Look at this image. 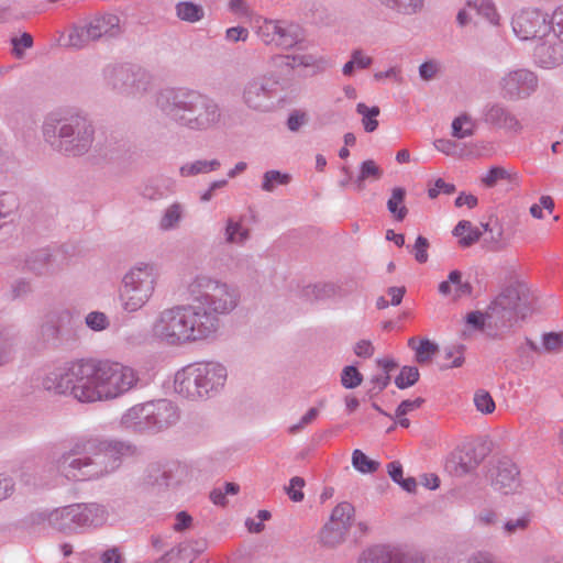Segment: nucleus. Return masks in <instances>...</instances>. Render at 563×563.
Masks as SVG:
<instances>
[{"label":"nucleus","mask_w":563,"mask_h":563,"mask_svg":"<svg viewBox=\"0 0 563 563\" xmlns=\"http://www.w3.org/2000/svg\"><path fill=\"white\" fill-rule=\"evenodd\" d=\"M186 289L192 303L164 309L152 327L153 335L169 346L213 340L221 328L220 318L240 303L241 295L234 285L208 274L191 277Z\"/></svg>","instance_id":"1"},{"label":"nucleus","mask_w":563,"mask_h":563,"mask_svg":"<svg viewBox=\"0 0 563 563\" xmlns=\"http://www.w3.org/2000/svg\"><path fill=\"white\" fill-rule=\"evenodd\" d=\"M139 382L137 372L122 363L80 360L54 368L43 379V386L80 402H97L117 399L134 389Z\"/></svg>","instance_id":"2"},{"label":"nucleus","mask_w":563,"mask_h":563,"mask_svg":"<svg viewBox=\"0 0 563 563\" xmlns=\"http://www.w3.org/2000/svg\"><path fill=\"white\" fill-rule=\"evenodd\" d=\"M134 453L135 446L129 442L85 434L65 441L51 463L69 482L95 481L113 473L124 456Z\"/></svg>","instance_id":"3"},{"label":"nucleus","mask_w":563,"mask_h":563,"mask_svg":"<svg viewBox=\"0 0 563 563\" xmlns=\"http://www.w3.org/2000/svg\"><path fill=\"white\" fill-rule=\"evenodd\" d=\"M162 117L190 132H208L222 121L220 104L211 97L188 87H166L155 95Z\"/></svg>","instance_id":"4"},{"label":"nucleus","mask_w":563,"mask_h":563,"mask_svg":"<svg viewBox=\"0 0 563 563\" xmlns=\"http://www.w3.org/2000/svg\"><path fill=\"white\" fill-rule=\"evenodd\" d=\"M42 131L47 143L68 156L86 154L95 140L92 122L80 112L52 113L45 119Z\"/></svg>","instance_id":"5"},{"label":"nucleus","mask_w":563,"mask_h":563,"mask_svg":"<svg viewBox=\"0 0 563 563\" xmlns=\"http://www.w3.org/2000/svg\"><path fill=\"white\" fill-rule=\"evenodd\" d=\"M228 371L218 362L194 363L175 375L174 389L180 396L195 400L218 394L225 385Z\"/></svg>","instance_id":"6"},{"label":"nucleus","mask_w":563,"mask_h":563,"mask_svg":"<svg viewBox=\"0 0 563 563\" xmlns=\"http://www.w3.org/2000/svg\"><path fill=\"white\" fill-rule=\"evenodd\" d=\"M158 273L153 264L137 263L122 277L119 301L123 312L134 314L151 301L157 285Z\"/></svg>","instance_id":"7"},{"label":"nucleus","mask_w":563,"mask_h":563,"mask_svg":"<svg viewBox=\"0 0 563 563\" xmlns=\"http://www.w3.org/2000/svg\"><path fill=\"white\" fill-rule=\"evenodd\" d=\"M103 78L108 88L128 97L147 93L153 84V77L146 69L136 65H108L103 69Z\"/></svg>","instance_id":"8"},{"label":"nucleus","mask_w":563,"mask_h":563,"mask_svg":"<svg viewBox=\"0 0 563 563\" xmlns=\"http://www.w3.org/2000/svg\"><path fill=\"white\" fill-rule=\"evenodd\" d=\"M279 100V82L271 76L252 77L243 86L242 102L252 111L271 112L277 107Z\"/></svg>","instance_id":"9"},{"label":"nucleus","mask_w":563,"mask_h":563,"mask_svg":"<svg viewBox=\"0 0 563 563\" xmlns=\"http://www.w3.org/2000/svg\"><path fill=\"white\" fill-rule=\"evenodd\" d=\"M522 285H509L492 301L488 307V318L494 320L497 328L510 327L512 321L525 317V299L521 297Z\"/></svg>","instance_id":"10"},{"label":"nucleus","mask_w":563,"mask_h":563,"mask_svg":"<svg viewBox=\"0 0 563 563\" xmlns=\"http://www.w3.org/2000/svg\"><path fill=\"white\" fill-rule=\"evenodd\" d=\"M551 31L547 42L533 48L534 62L543 68H552L563 60V5L559 7L548 19Z\"/></svg>","instance_id":"11"},{"label":"nucleus","mask_w":563,"mask_h":563,"mask_svg":"<svg viewBox=\"0 0 563 563\" xmlns=\"http://www.w3.org/2000/svg\"><path fill=\"white\" fill-rule=\"evenodd\" d=\"M256 34L266 45L289 49L303 42V29L286 20H265L257 26Z\"/></svg>","instance_id":"12"},{"label":"nucleus","mask_w":563,"mask_h":563,"mask_svg":"<svg viewBox=\"0 0 563 563\" xmlns=\"http://www.w3.org/2000/svg\"><path fill=\"white\" fill-rule=\"evenodd\" d=\"M512 31L521 41H533L537 44L547 42L549 31L548 14L538 9H523L511 20Z\"/></svg>","instance_id":"13"},{"label":"nucleus","mask_w":563,"mask_h":563,"mask_svg":"<svg viewBox=\"0 0 563 563\" xmlns=\"http://www.w3.org/2000/svg\"><path fill=\"white\" fill-rule=\"evenodd\" d=\"M538 86L537 75L527 68L509 70L499 80L500 95L510 101L529 98Z\"/></svg>","instance_id":"14"},{"label":"nucleus","mask_w":563,"mask_h":563,"mask_svg":"<svg viewBox=\"0 0 563 563\" xmlns=\"http://www.w3.org/2000/svg\"><path fill=\"white\" fill-rule=\"evenodd\" d=\"M188 473V466L178 461L154 463L144 471L143 483L158 489L174 488L186 481Z\"/></svg>","instance_id":"15"},{"label":"nucleus","mask_w":563,"mask_h":563,"mask_svg":"<svg viewBox=\"0 0 563 563\" xmlns=\"http://www.w3.org/2000/svg\"><path fill=\"white\" fill-rule=\"evenodd\" d=\"M481 120L489 128L519 134L523 130L522 123L511 109L500 101H489L481 110Z\"/></svg>","instance_id":"16"},{"label":"nucleus","mask_w":563,"mask_h":563,"mask_svg":"<svg viewBox=\"0 0 563 563\" xmlns=\"http://www.w3.org/2000/svg\"><path fill=\"white\" fill-rule=\"evenodd\" d=\"M44 519L49 527L64 534L85 533L78 504H71L48 511Z\"/></svg>","instance_id":"17"},{"label":"nucleus","mask_w":563,"mask_h":563,"mask_svg":"<svg viewBox=\"0 0 563 563\" xmlns=\"http://www.w3.org/2000/svg\"><path fill=\"white\" fill-rule=\"evenodd\" d=\"M152 434L162 432L175 426L180 419L178 407L168 399L147 401Z\"/></svg>","instance_id":"18"},{"label":"nucleus","mask_w":563,"mask_h":563,"mask_svg":"<svg viewBox=\"0 0 563 563\" xmlns=\"http://www.w3.org/2000/svg\"><path fill=\"white\" fill-rule=\"evenodd\" d=\"M492 486L507 495L515 493L520 486L519 470L509 459L504 457L497 462L492 471Z\"/></svg>","instance_id":"19"},{"label":"nucleus","mask_w":563,"mask_h":563,"mask_svg":"<svg viewBox=\"0 0 563 563\" xmlns=\"http://www.w3.org/2000/svg\"><path fill=\"white\" fill-rule=\"evenodd\" d=\"M357 563H418V560L398 547L379 544L364 550Z\"/></svg>","instance_id":"20"},{"label":"nucleus","mask_w":563,"mask_h":563,"mask_svg":"<svg viewBox=\"0 0 563 563\" xmlns=\"http://www.w3.org/2000/svg\"><path fill=\"white\" fill-rule=\"evenodd\" d=\"M120 423L131 432L152 434L148 404H137L128 409L122 415Z\"/></svg>","instance_id":"21"},{"label":"nucleus","mask_w":563,"mask_h":563,"mask_svg":"<svg viewBox=\"0 0 563 563\" xmlns=\"http://www.w3.org/2000/svg\"><path fill=\"white\" fill-rule=\"evenodd\" d=\"M70 318L68 310L54 311L45 316L40 328V339L47 345L56 346L59 342L60 328Z\"/></svg>","instance_id":"22"},{"label":"nucleus","mask_w":563,"mask_h":563,"mask_svg":"<svg viewBox=\"0 0 563 563\" xmlns=\"http://www.w3.org/2000/svg\"><path fill=\"white\" fill-rule=\"evenodd\" d=\"M120 20L114 14L96 15L84 23L86 33L91 41H98L103 36H114L119 32Z\"/></svg>","instance_id":"23"},{"label":"nucleus","mask_w":563,"mask_h":563,"mask_svg":"<svg viewBox=\"0 0 563 563\" xmlns=\"http://www.w3.org/2000/svg\"><path fill=\"white\" fill-rule=\"evenodd\" d=\"M79 505L84 532L103 527L109 519L108 508L98 503H81Z\"/></svg>","instance_id":"24"},{"label":"nucleus","mask_w":563,"mask_h":563,"mask_svg":"<svg viewBox=\"0 0 563 563\" xmlns=\"http://www.w3.org/2000/svg\"><path fill=\"white\" fill-rule=\"evenodd\" d=\"M55 255L47 249L33 251L25 260L27 271L36 275L52 274L58 269L55 265Z\"/></svg>","instance_id":"25"},{"label":"nucleus","mask_w":563,"mask_h":563,"mask_svg":"<svg viewBox=\"0 0 563 563\" xmlns=\"http://www.w3.org/2000/svg\"><path fill=\"white\" fill-rule=\"evenodd\" d=\"M175 191V183L167 177H155L146 180L140 188V195L150 201L166 198Z\"/></svg>","instance_id":"26"},{"label":"nucleus","mask_w":563,"mask_h":563,"mask_svg":"<svg viewBox=\"0 0 563 563\" xmlns=\"http://www.w3.org/2000/svg\"><path fill=\"white\" fill-rule=\"evenodd\" d=\"M18 346V335L11 327L0 322V367L14 360Z\"/></svg>","instance_id":"27"},{"label":"nucleus","mask_w":563,"mask_h":563,"mask_svg":"<svg viewBox=\"0 0 563 563\" xmlns=\"http://www.w3.org/2000/svg\"><path fill=\"white\" fill-rule=\"evenodd\" d=\"M185 217V206L180 202H173L163 210L158 221V229L163 232L175 230L179 227Z\"/></svg>","instance_id":"28"},{"label":"nucleus","mask_w":563,"mask_h":563,"mask_svg":"<svg viewBox=\"0 0 563 563\" xmlns=\"http://www.w3.org/2000/svg\"><path fill=\"white\" fill-rule=\"evenodd\" d=\"M383 169L373 159L362 162L358 174L354 179L355 190H364L366 181L379 180L383 177Z\"/></svg>","instance_id":"29"},{"label":"nucleus","mask_w":563,"mask_h":563,"mask_svg":"<svg viewBox=\"0 0 563 563\" xmlns=\"http://www.w3.org/2000/svg\"><path fill=\"white\" fill-rule=\"evenodd\" d=\"M221 166L219 159H197L187 162L179 167V175L181 177H194L200 174H208L218 170Z\"/></svg>","instance_id":"30"},{"label":"nucleus","mask_w":563,"mask_h":563,"mask_svg":"<svg viewBox=\"0 0 563 563\" xmlns=\"http://www.w3.org/2000/svg\"><path fill=\"white\" fill-rule=\"evenodd\" d=\"M453 235L459 238V244L462 247H470L474 243H476L481 236L482 232L478 228L474 227L467 220H461L455 228L453 229Z\"/></svg>","instance_id":"31"},{"label":"nucleus","mask_w":563,"mask_h":563,"mask_svg":"<svg viewBox=\"0 0 563 563\" xmlns=\"http://www.w3.org/2000/svg\"><path fill=\"white\" fill-rule=\"evenodd\" d=\"M382 7L402 15H412L423 8V0H376Z\"/></svg>","instance_id":"32"},{"label":"nucleus","mask_w":563,"mask_h":563,"mask_svg":"<svg viewBox=\"0 0 563 563\" xmlns=\"http://www.w3.org/2000/svg\"><path fill=\"white\" fill-rule=\"evenodd\" d=\"M349 531V528L329 520L321 531V541L327 547H336L345 540Z\"/></svg>","instance_id":"33"},{"label":"nucleus","mask_w":563,"mask_h":563,"mask_svg":"<svg viewBox=\"0 0 563 563\" xmlns=\"http://www.w3.org/2000/svg\"><path fill=\"white\" fill-rule=\"evenodd\" d=\"M175 11L178 19L188 23H196L205 16L203 8L191 1L178 2L175 5Z\"/></svg>","instance_id":"34"},{"label":"nucleus","mask_w":563,"mask_h":563,"mask_svg":"<svg viewBox=\"0 0 563 563\" xmlns=\"http://www.w3.org/2000/svg\"><path fill=\"white\" fill-rule=\"evenodd\" d=\"M405 198H406L405 188L395 187L391 190L390 198L387 200V209L397 221H402L408 213V209L404 205Z\"/></svg>","instance_id":"35"},{"label":"nucleus","mask_w":563,"mask_h":563,"mask_svg":"<svg viewBox=\"0 0 563 563\" xmlns=\"http://www.w3.org/2000/svg\"><path fill=\"white\" fill-rule=\"evenodd\" d=\"M339 288L332 283L309 285L303 289L306 300H325L335 296Z\"/></svg>","instance_id":"36"},{"label":"nucleus","mask_w":563,"mask_h":563,"mask_svg":"<svg viewBox=\"0 0 563 563\" xmlns=\"http://www.w3.org/2000/svg\"><path fill=\"white\" fill-rule=\"evenodd\" d=\"M408 346L416 352V360L418 363H426L430 361L438 352V345L429 339H422L419 344H416V338H410L408 340Z\"/></svg>","instance_id":"37"},{"label":"nucleus","mask_w":563,"mask_h":563,"mask_svg":"<svg viewBox=\"0 0 563 563\" xmlns=\"http://www.w3.org/2000/svg\"><path fill=\"white\" fill-rule=\"evenodd\" d=\"M250 238L249 229L244 228L240 222L229 219L227 221L224 239L230 244H243Z\"/></svg>","instance_id":"38"},{"label":"nucleus","mask_w":563,"mask_h":563,"mask_svg":"<svg viewBox=\"0 0 563 563\" xmlns=\"http://www.w3.org/2000/svg\"><path fill=\"white\" fill-rule=\"evenodd\" d=\"M476 123L466 113L456 117L452 122V136L456 139H465L475 133Z\"/></svg>","instance_id":"39"},{"label":"nucleus","mask_w":563,"mask_h":563,"mask_svg":"<svg viewBox=\"0 0 563 563\" xmlns=\"http://www.w3.org/2000/svg\"><path fill=\"white\" fill-rule=\"evenodd\" d=\"M291 176L287 173H282L276 169L267 170L263 175L261 188L264 191L273 192L277 186L288 185Z\"/></svg>","instance_id":"40"},{"label":"nucleus","mask_w":563,"mask_h":563,"mask_svg":"<svg viewBox=\"0 0 563 563\" xmlns=\"http://www.w3.org/2000/svg\"><path fill=\"white\" fill-rule=\"evenodd\" d=\"M467 8L478 15L484 16L493 24L498 23V14L492 0H470L467 1Z\"/></svg>","instance_id":"41"},{"label":"nucleus","mask_w":563,"mask_h":563,"mask_svg":"<svg viewBox=\"0 0 563 563\" xmlns=\"http://www.w3.org/2000/svg\"><path fill=\"white\" fill-rule=\"evenodd\" d=\"M354 511V507L350 503H340L333 508L329 520H332L335 523H340L341 527H346L350 529L352 526Z\"/></svg>","instance_id":"42"},{"label":"nucleus","mask_w":563,"mask_h":563,"mask_svg":"<svg viewBox=\"0 0 563 563\" xmlns=\"http://www.w3.org/2000/svg\"><path fill=\"white\" fill-rule=\"evenodd\" d=\"M356 112L363 117L362 123L364 130L368 133L374 132L378 126L376 118L379 115V108L374 106L368 108L365 103L360 102L356 104Z\"/></svg>","instance_id":"43"},{"label":"nucleus","mask_w":563,"mask_h":563,"mask_svg":"<svg viewBox=\"0 0 563 563\" xmlns=\"http://www.w3.org/2000/svg\"><path fill=\"white\" fill-rule=\"evenodd\" d=\"M352 465L363 474H369L377 471L379 463L368 459L361 450L355 449L352 453Z\"/></svg>","instance_id":"44"},{"label":"nucleus","mask_w":563,"mask_h":563,"mask_svg":"<svg viewBox=\"0 0 563 563\" xmlns=\"http://www.w3.org/2000/svg\"><path fill=\"white\" fill-rule=\"evenodd\" d=\"M419 369L416 366H404L395 378V385L399 389H406L413 386L419 380Z\"/></svg>","instance_id":"45"},{"label":"nucleus","mask_w":563,"mask_h":563,"mask_svg":"<svg viewBox=\"0 0 563 563\" xmlns=\"http://www.w3.org/2000/svg\"><path fill=\"white\" fill-rule=\"evenodd\" d=\"M372 64V58L362 53V51H354L351 59L344 64L342 73L345 76H351L355 68L365 69Z\"/></svg>","instance_id":"46"},{"label":"nucleus","mask_w":563,"mask_h":563,"mask_svg":"<svg viewBox=\"0 0 563 563\" xmlns=\"http://www.w3.org/2000/svg\"><path fill=\"white\" fill-rule=\"evenodd\" d=\"M91 42L88 33H86L85 25L74 26L68 34V43L69 47L80 49L88 45Z\"/></svg>","instance_id":"47"},{"label":"nucleus","mask_w":563,"mask_h":563,"mask_svg":"<svg viewBox=\"0 0 563 563\" xmlns=\"http://www.w3.org/2000/svg\"><path fill=\"white\" fill-rule=\"evenodd\" d=\"M363 382V375L358 372V369L349 365L342 369L341 373V384L346 389H353L360 386Z\"/></svg>","instance_id":"48"},{"label":"nucleus","mask_w":563,"mask_h":563,"mask_svg":"<svg viewBox=\"0 0 563 563\" xmlns=\"http://www.w3.org/2000/svg\"><path fill=\"white\" fill-rule=\"evenodd\" d=\"M486 246L492 252H498L507 246L504 239V231L498 223L494 224V229H489V239H485Z\"/></svg>","instance_id":"49"},{"label":"nucleus","mask_w":563,"mask_h":563,"mask_svg":"<svg viewBox=\"0 0 563 563\" xmlns=\"http://www.w3.org/2000/svg\"><path fill=\"white\" fill-rule=\"evenodd\" d=\"M541 349L548 353H559L563 350V333L549 332L542 336Z\"/></svg>","instance_id":"50"},{"label":"nucleus","mask_w":563,"mask_h":563,"mask_svg":"<svg viewBox=\"0 0 563 563\" xmlns=\"http://www.w3.org/2000/svg\"><path fill=\"white\" fill-rule=\"evenodd\" d=\"M474 405L478 411L485 415L494 412L496 408L493 397L484 389H479L475 393Z\"/></svg>","instance_id":"51"},{"label":"nucleus","mask_w":563,"mask_h":563,"mask_svg":"<svg viewBox=\"0 0 563 563\" xmlns=\"http://www.w3.org/2000/svg\"><path fill=\"white\" fill-rule=\"evenodd\" d=\"M86 325L93 331L106 330L109 325V318L104 312L91 311L85 318Z\"/></svg>","instance_id":"52"},{"label":"nucleus","mask_w":563,"mask_h":563,"mask_svg":"<svg viewBox=\"0 0 563 563\" xmlns=\"http://www.w3.org/2000/svg\"><path fill=\"white\" fill-rule=\"evenodd\" d=\"M530 522H531L530 514H523L516 519L507 520L504 523L503 529L506 534H514L518 531L526 530L529 527Z\"/></svg>","instance_id":"53"},{"label":"nucleus","mask_w":563,"mask_h":563,"mask_svg":"<svg viewBox=\"0 0 563 563\" xmlns=\"http://www.w3.org/2000/svg\"><path fill=\"white\" fill-rule=\"evenodd\" d=\"M449 282L455 286V297L470 296L473 291V287L470 283L462 282V273L460 271H452L449 274Z\"/></svg>","instance_id":"54"},{"label":"nucleus","mask_w":563,"mask_h":563,"mask_svg":"<svg viewBox=\"0 0 563 563\" xmlns=\"http://www.w3.org/2000/svg\"><path fill=\"white\" fill-rule=\"evenodd\" d=\"M429 246H430V243H429L428 239L422 235H419L416 239L415 245L412 247H410V246H407V247L410 249V252L413 254L415 260L418 263L423 264L429 258V255H428Z\"/></svg>","instance_id":"55"},{"label":"nucleus","mask_w":563,"mask_h":563,"mask_svg":"<svg viewBox=\"0 0 563 563\" xmlns=\"http://www.w3.org/2000/svg\"><path fill=\"white\" fill-rule=\"evenodd\" d=\"M31 292V283L24 278L15 279L10 286V298L12 300L24 298Z\"/></svg>","instance_id":"56"},{"label":"nucleus","mask_w":563,"mask_h":563,"mask_svg":"<svg viewBox=\"0 0 563 563\" xmlns=\"http://www.w3.org/2000/svg\"><path fill=\"white\" fill-rule=\"evenodd\" d=\"M509 174L501 167H492L486 175L482 178L483 184L486 187H494L499 180L508 179Z\"/></svg>","instance_id":"57"},{"label":"nucleus","mask_w":563,"mask_h":563,"mask_svg":"<svg viewBox=\"0 0 563 563\" xmlns=\"http://www.w3.org/2000/svg\"><path fill=\"white\" fill-rule=\"evenodd\" d=\"M303 486L305 481L302 477L295 476L289 481V486L286 488V492L292 501L299 503L303 499V493L301 490Z\"/></svg>","instance_id":"58"},{"label":"nucleus","mask_w":563,"mask_h":563,"mask_svg":"<svg viewBox=\"0 0 563 563\" xmlns=\"http://www.w3.org/2000/svg\"><path fill=\"white\" fill-rule=\"evenodd\" d=\"M13 46V53L16 57L23 56V48H31L33 46V37L29 33H23L20 37H13L11 40Z\"/></svg>","instance_id":"59"},{"label":"nucleus","mask_w":563,"mask_h":563,"mask_svg":"<svg viewBox=\"0 0 563 563\" xmlns=\"http://www.w3.org/2000/svg\"><path fill=\"white\" fill-rule=\"evenodd\" d=\"M445 360L450 363L445 364V367L453 368L462 366L464 356L461 347H449L444 351Z\"/></svg>","instance_id":"60"},{"label":"nucleus","mask_w":563,"mask_h":563,"mask_svg":"<svg viewBox=\"0 0 563 563\" xmlns=\"http://www.w3.org/2000/svg\"><path fill=\"white\" fill-rule=\"evenodd\" d=\"M15 208V200L13 197L0 198V229L7 223V219Z\"/></svg>","instance_id":"61"},{"label":"nucleus","mask_w":563,"mask_h":563,"mask_svg":"<svg viewBox=\"0 0 563 563\" xmlns=\"http://www.w3.org/2000/svg\"><path fill=\"white\" fill-rule=\"evenodd\" d=\"M454 191H455V185L445 183L442 178H438L434 181V186L428 190V196H429V198L434 199L439 196L440 192L451 195Z\"/></svg>","instance_id":"62"},{"label":"nucleus","mask_w":563,"mask_h":563,"mask_svg":"<svg viewBox=\"0 0 563 563\" xmlns=\"http://www.w3.org/2000/svg\"><path fill=\"white\" fill-rule=\"evenodd\" d=\"M308 122V117L306 112L294 111L289 114L287 119V128L291 132H297L302 125Z\"/></svg>","instance_id":"63"},{"label":"nucleus","mask_w":563,"mask_h":563,"mask_svg":"<svg viewBox=\"0 0 563 563\" xmlns=\"http://www.w3.org/2000/svg\"><path fill=\"white\" fill-rule=\"evenodd\" d=\"M192 526V517L187 511H179L175 516L173 529L175 532H183Z\"/></svg>","instance_id":"64"}]
</instances>
